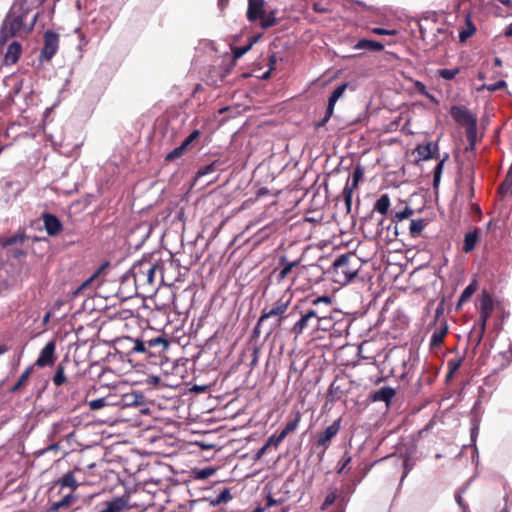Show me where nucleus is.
Returning <instances> with one entry per match:
<instances>
[{
    "label": "nucleus",
    "mask_w": 512,
    "mask_h": 512,
    "mask_svg": "<svg viewBox=\"0 0 512 512\" xmlns=\"http://www.w3.org/2000/svg\"><path fill=\"white\" fill-rule=\"evenodd\" d=\"M215 471L216 470L214 468H204V469L196 471L195 476L197 479H206V478L212 476L215 473Z\"/></svg>",
    "instance_id": "nucleus-49"
},
{
    "label": "nucleus",
    "mask_w": 512,
    "mask_h": 512,
    "mask_svg": "<svg viewBox=\"0 0 512 512\" xmlns=\"http://www.w3.org/2000/svg\"><path fill=\"white\" fill-rule=\"evenodd\" d=\"M55 349H56L55 342L49 341L41 350V352L36 360V365L38 367L52 366L56 360Z\"/></svg>",
    "instance_id": "nucleus-11"
},
{
    "label": "nucleus",
    "mask_w": 512,
    "mask_h": 512,
    "mask_svg": "<svg viewBox=\"0 0 512 512\" xmlns=\"http://www.w3.org/2000/svg\"><path fill=\"white\" fill-rule=\"evenodd\" d=\"M354 48L358 50L381 51L384 46L382 43L377 41L361 39L356 43Z\"/></svg>",
    "instance_id": "nucleus-17"
},
{
    "label": "nucleus",
    "mask_w": 512,
    "mask_h": 512,
    "mask_svg": "<svg viewBox=\"0 0 512 512\" xmlns=\"http://www.w3.org/2000/svg\"><path fill=\"white\" fill-rule=\"evenodd\" d=\"M477 290V283L475 281L471 282L461 293L458 306L465 303Z\"/></svg>",
    "instance_id": "nucleus-31"
},
{
    "label": "nucleus",
    "mask_w": 512,
    "mask_h": 512,
    "mask_svg": "<svg viewBox=\"0 0 512 512\" xmlns=\"http://www.w3.org/2000/svg\"><path fill=\"white\" fill-rule=\"evenodd\" d=\"M314 315L308 310L303 312L300 319L291 328V332L296 336L301 335L305 329L311 326L312 321L315 320Z\"/></svg>",
    "instance_id": "nucleus-13"
},
{
    "label": "nucleus",
    "mask_w": 512,
    "mask_h": 512,
    "mask_svg": "<svg viewBox=\"0 0 512 512\" xmlns=\"http://www.w3.org/2000/svg\"><path fill=\"white\" fill-rule=\"evenodd\" d=\"M105 266H101L97 271H95L87 280H85L79 287L78 289L75 291V294L78 295L80 294L82 291L88 289L89 287L91 286H98L99 285V281H98V277H99V274L101 273V271L104 269Z\"/></svg>",
    "instance_id": "nucleus-19"
},
{
    "label": "nucleus",
    "mask_w": 512,
    "mask_h": 512,
    "mask_svg": "<svg viewBox=\"0 0 512 512\" xmlns=\"http://www.w3.org/2000/svg\"><path fill=\"white\" fill-rule=\"evenodd\" d=\"M353 189L354 188L349 187V184H347L343 190L344 200L348 211L351 209Z\"/></svg>",
    "instance_id": "nucleus-45"
},
{
    "label": "nucleus",
    "mask_w": 512,
    "mask_h": 512,
    "mask_svg": "<svg viewBox=\"0 0 512 512\" xmlns=\"http://www.w3.org/2000/svg\"><path fill=\"white\" fill-rule=\"evenodd\" d=\"M506 82L504 80H499L493 84H490L487 86V89L489 91H496V90H499V89H502V88H505L506 87Z\"/></svg>",
    "instance_id": "nucleus-54"
},
{
    "label": "nucleus",
    "mask_w": 512,
    "mask_h": 512,
    "mask_svg": "<svg viewBox=\"0 0 512 512\" xmlns=\"http://www.w3.org/2000/svg\"><path fill=\"white\" fill-rule=\"evenodd\" d=\"M334 500H335V496L333 494L327 496L325 499V502H324V506L331 505L334 502Z\"/></svg>",
    "instance_id": "nucleus-59"
},
{
    "label": "nucleus",
    "mask_w": 512,
    "mask_h": 512,
    "mask_svg": "<svg viewBox=\"0 0 512 512\" xmlns=\"http://www.w3.org/2000/svg\"><path fill=\"white\" fill-rule=\"evenodd\" d=\"M147 349H148L147 341H141L139 339H136L134 341V346L132 348L133 352L144 353L147 351Z\"/></svg>",
    "instance_id": "nucleus-47"
},
{
    "label": "nucleus",
    "mask_w": 512,
    "mask_h": 512,
    "mask_svg": "<svg viewBox=\"0 0 512 512\" xmlns=\"http://www.w3.org/2000/svg\"><path fill=\"white\" fill-rule=\"evenodd\" d=\"M443 165H444V160H441L438 162V164L436 165V167L434 169V179H433L434 186H437L440 181L441 173L443 170Z\"/></svg>",
    "instance_id": "nucleus-50"
},
{
    "label": "nucleus",
    "mask_w": 512,
    "mask_h": 512,
    "mask_svg": "<svg viewBox=\"0 0 512 512\" xmlns=\"http://www.w3.org/2000/svg\"><path fill=\"white\" fill-rule=\"evenodd\" d=\"M25 239V235L24 234H15V235H12L6 239H4L2 242H1V246L2 247H8V246H11V245H14L16 243H21L23 242Z\"/></svg>",
    "instance_id": "nucleus-38"
},
{
    "label": "nucleus",
    "mask_w": 512,
    "mask_h": 512,
    "mask_svg": "<svg viewBox=\"0 0 512 512\" xmlns=\"http://www.w3.org/2000/svg\"><path fill=\"white\" fill-rule=\"evenodd\" d=\"M475 27L469 22L466 29L462 30L459 33V40L461 42L466 41L469 37H471L475 33Z\"/></svg>",
    "instance_id": "nucleus-41"
},
{
    "label": "nucleus",
    "mask_w": 512,
    "mask_h": 512,
    "mask_svg": "<svg viewBox=\"0 0 512 512\" xmlns=\"http://www.w3.org/2000/svg\"><path fill=\"white\" fill-rule=\"evenodd\" d=\"M447 330V327L444 326L439 330L434 331L431 335L430 345L432 347H439L443 343V339L447 334Z\"/></svg>",
    "instance_id": "nucleus-28"
},
{
    "label": "nucleus",
    "mask_w": 512,
    "mask_h": 512,
    "mask_svg": "<svg viewBox=\"0 0 512 512\" xmlns=\"http://www.w3.org/2000/svg\"><path fill=\"white\" fill-rule=\"evenodd\" d=\"M455 499H456V502L458 503V505L463 510H467L468 509V506L463 502V498H462V496L460 494L456 495Z\"/></svg>",
    "instance_id": "nucleus-57"
},
{
    "label": "nucleus",
    "mask_w": 512,
    "mask_h": 512,
    "mask_svg": "<svg viewBox=\"0 0 512 512\" xmlns=\"http://www.w3.org/2000/svg\"><path fill=\"white\" fill-rule=\"evenodd\" d=\"M493 309H494L493 300H492L491 296L487 292L484 291L481 295L480 306H479V313H480V320H481L480 337H482V335L485 332L486 323H487ZM480 340H481V338H479V341Z\"/></svg>",
    "instance_id": "nucleus-7"
},
{
    "label": "nucleus",
    "mask_w": 512,
    "mask_h": 512,
    "mask_svg": "<svg viewBox=\"0 0 512 512\" xmlns=\"http://www.w3.org/2000/svg\"><path fill=\"white\" fill-rule=\"evenodd\" d=\"M373 32L379 35H393L395 33L394 31H389L383 28H375Z\"/></svg>",
    "instance_id": "nucleus-56"
},
{
    "label": "nucleus",
    "mask_w": 512,
    "mask_h": 512,
    "mask_svg": "<svg viewBox=\"0 0 512 512\" xmlns=\"http://www.w3.org/2000/svg\"><path fill=\"white\" fill-rule=\"evenodd\" d=\"M107 405L105 398H97L88 402V406L91 410H99Z\"/></svg>",
    "instance_id": "nucleus-44"
},
{
    "label": "nucleus",
    "mask_w": 512,
    "mask_h": 512,
    "mask_svg": "<svg viewBox=\"0 0 512 512\" xmlns=\"http://www.w3.org/2000/svg\"><path fill=\"white\" fill-rule=\"evenodd\" d=\"M269 447H266V444H264L256 453L255 458L258 460L260 459L267 451Z\"/></svg>",
    "instance_id": "nucleus-58"
},
{
    "label": "nucleus",
    "mask_w": 512,
    "mask_h": 512,
    "mask_svg": "<svg viewBox=\"0 0 512 512\" xmlns=\"http://www.w3.org/2000/svg\"><path fill=\"white\" fill-rule=\"evenodd\" d=\"M414 214V210L406 206L402 211L396 212L392 218L393 222H401Z\"/></svg>",
    "instance_id": "nucleus-34"
},
{
    "label": "nucleus",
    "mask_w": 512,
    "mask_h": 512,
    "mask_svg": "<svg viewBox=\"0 0 512 512\" xmlns=\"http://www.w3.org/2000/svg\"><path fill=\"white\" fill-rule=\"evenodd\" d=\"M280 262L286 264L278 274V281L284 280L291 273L292 269L299 264V261L286 262V257H281Z\"/></svg>",
    "instance_id": "nucleus-29"
},
{
    "label": "nucleus",
    "mask_w": 512,
    "mask_h": 512,
    "mask_svg": "<svg viewBox=\"0 0 512 512\" xmlns=\"http://www.w3.org/2000/svg\"><path fill=\"white\" fill-rule=\"evenodd\" d=\"M312 308L308 311L315 314V319L330 314L332 309V299L329 296H321L311 300Z\"/></svg>",
    "instance_id": "nucleus-9"
},
{
    "label": "nucleus",
    "mask_w": 512,
    "mask_h": 512,
    "mask_svg": "<svg viewBox=\"0 0 512 512\" xmlns=\"http://www.w3.org/2000/svg\"><path fill=\"white\" fill-rule=\"evenodd\" d=\"M414 86H415L416 91H417L419 94H421V95H423V96H426V97H429V96H430V95H429V93H428V91H427V89H426V86H425L422 82H420V81H416V82H415V84H414Z\"/></svg>",
    "instance_id": "nucleus-53"
},
{
    "label": "nucleus",
    "mask_w": 512,
    "mask_h": 512,
    "mask_svg": "<svg viewBox=\"0 0 512 512\" xmlns=\"http://www.w3.org/2000/svg\"><path fill=\"white\" fill-rule=\"evenodd\" d=\"M317 322V328L327 331L333 326V319L330 314L324 315L321 318L315 319Z\"/></svg>",
    "instance_id": "nucleus-33"
},
{
    "label": "nucleus",
    "mask_w": 512,
    "mask_h": 512,
    "mask_svg": "<svg viewBox=\"0 0 512 512\" xmlns=\"http://www.w3.org/2000/svg\"><path fill=\"white\" fill-rule=\"evenodd\" d=\"M395 394L396 391L393 388L385 386L374 393L373 399L375 401H383L389 403Z\"/></svg>",
    "instance_id": "nucleus-18"
},
{
    "label": "nucleus",
    "mask_w": 512,
    "mask_h": 512,
    "mask_svg": "<svg viewBox=\"0 0 512 512\" xmlns=\"http://www.w3.org/2000/svg\"><path fill=\"white\" fill-rule=\"evenodd\" d=\"M497 2L507 6V7H511L512 6V0H496Z\"/></svg>",
    "instance_id": "nucleus-62"
},
{
    "label": "nucleus",
    "mask_w": 512,
    "mask_h": 512,
    "mask_svg": "<svg viewBox=\"0 0 512 512\" xmlns=\"http://www.w3.org/2000/svg\"><path fill=\"white\" fill-rule=\"evenodd\" d=\"M437 151L438 145L433 142H429L425 145H418L416 148L418 157L422 160H428L433 158Z\"/></svg>",
    "instance_id": "nucleus-16"
},
{
    "label": "nucleus",
    "mask_w": 512,
    "mask_h": 512,
    "mask_svg": "<svg viewBox=\"0 0 512 512\" xmlns=\"http://www.w3.org/2000/svg\"><path fill=\"white\" fill-rule=\"evenodd\" d=\"M427 221L425 219H413L411 220L409 232L410 235L415 238L418 237L423 229L426 227Z\"/></svg>",
    "instance_id": "nucleus-25"
},
{
    "label": "nucleus",
    "mask_w": 512,
    "mask_h": 512,
    "mask_svg": "<svg viewBox=\"0 0 512 512\" xmlns=\"http://www.w3.org/2000/svg\"><path fill=\"white\" fill-rule=\"evenodd\" d=\"M76 500V496L74 494H68L65 495L60 501L55 502L51 508L49 509V512H56L62 508L69 507L74 501Z\"/></svg>",
    "instance_id": "nucleus-24"
},
{
    "label": "nucleus",
    "mask_w": 512,
    "mask_h": 512,
    "mask_svg": "<svg viewBox=\"0 0 512 512\" xmlns=\"http://www.w3.org/2000/svg\"><path fill=\"white\" fill-rule=\"evenodd\" d=\"M148 349L158 348V352H163L168 348V341L163 336L147 340Z\"/></svg>",
    "instance_id": "nucleus-26"
},
{
    "label": "nucleus",
    "mask_w": 512,
    "mask_h": 512,
    "mask_svg": "<svg viewBox=\"0 0 512 512\" xmlns=\"http://www.w3.org/2000/svg\"><path fill=\"white\" fill-rule=\"evenodd\" d=\"M268 193H269V190L265 187H262L257 191L256 195H257V197H262Z\"/></svg>",
    "instance_id": "nucleus-60"
},
{
    "label": "nucleus",
    "mask_w": 512,
    "mask_h": 512,
    "mask_svg": "<svg viewBox=\"0 0 512 512\" xmlns=\"http://www.w3.org/2000/svg\"><path fill=\"white\" fill-rule=\"evenodd\" d=\"M466 137L471 146H474L477 138V122L465 127Z\"/></svg>",
    "instance_id": "nucleus-37"
},
{
    "label": "nucleus",
    "mask_w": 512,
    "mask_h": 512,
    "mask_svg": "<svg viewBox=\"0 0 512 512\" xmlns=\"http://www.w3.org/2000/svg\"><path fill=\"white\" fill-rule=\"evenodd\" d=\"M390 205L391 202L389 196L387 194H383L374 204V211L381 215H386L389 211Z\"/></svg>",
    "instance_id": "nucleus-22"
},
{
    "label": "nucleus",
    "mask_w": 512,
    "mask_h": 512,
    "mask_svg": "<svg viewBox=\"0 0 512 512\" xmlns=\"http://www.w3.org/2000/svg\"><path fill=\"white\" fill-rule=\"evenodd\" d=\"M348 84L344 83L339 85L331 94L328 100L325 117L318 123V126H324L331 118L336 102L343 96Z\"/></svg>",
    "instance_id": "nucleus-10"
},
{
    "label": "nucleus",
    "mask_w": 512,
    "mask_h": 512,
    "mask_svg": "<svg viewBox=\"0 0 512 512\" xmlns=\"http://www.w3.org/2000/svg\"><path fill=\"white\" fill-rule=\"evenodd\" d=\"M32 371H33L32 366L27 367L25 369V371L22 373V375L20 376V378L18 379V381L13 385V387L11 388V391L12 392L18 391L26 383V381L30 377V374L32 373Z\"/></svg>",
    "instance_id": "nucleus-32"
},
{
    "label": "nucleus",
    "mask_w": 512,
    "mask_h": 512,
    "mask_svg": "<svg viewBox=\"0 0 512 512\" xmlns=\"http://www.w3.org/2000/svg\"><path fill=\"white\" fill-rule=\"evenodd\" d=\"M27 15L28 10H25L22 5L12 6L1 28L0 39L2 42H5L8 38L15 36L21 31L30 32L33 29L37 15L32 17L31 23L28 26H25L23 20Z\"/></svg>",
    "instance_id": "nucleus-1"
},
{
    "label": "nucleus",
    "mask_w": 512,
    "mask_h": 512,
    "mask_svg": "<svg viewBox=\"0 0 512 512\" xmlns=\"http://www.w3.org/2000/svg\"><path fill=\"white\" fill-rule=\"evenodd\" d=\"M58 484L61 486V487H66V488H70L72 489L73 491L76 490L79 486L77 480L75 479V476H74V473L71 471V472H68L66 474H64L59 480H58Z\"/></svg>",
    "instance_id": "nucleus-23"
},
{
    "label": "nucleus",
    "mask_w": 512,
    "mask_h": 512,
    "mask_svg": "<svg viewBox=\"0 0 512 512\" xmlns=\"http://www.w3.org/2000/svg\"><path fill=\"white\" fill-rule=\"evenodd\" d=\"M300 421H301V413L299 411H297L295 413L294 418L292 420H290L286 424L285 428L281 431L282 436L286 437L288 434L294 432L298 428Z\"/></svg>",
    "instance_id": "nucleus-27"
},
{
    "label": "nucleus",
    "mask_w": 512,
    "mask_h": 512,
    "mask_svg": "<svg viewBox=\"0 0 512 512\" xmlns=\"http://www.w3.org/2000/svg\"><path fill=\"white\" fill-rule=\"evenodd\" d=\"M362 174H363V173H362L361 168H359V167H358V168H356V169L354 170V172H353V181H352V184H351V186H350L351 188H354V189H355V188L357 187V185H358V181H359V179L362 177Z\"/></svg>",
    "instance_id": "nucleus-52"
},
{
    "label": "nucleus",
    "mask_w": 512,
    "mask_h": 512,
    "mask_svg": "<svg viewBox=\"0 0 512 512\" xmlns=\"http://www.w3.org/2000/svg\"><path fill=\"white\" fill-rule=\"evenodd\" d=\"M185 149L186 147L183 144H181L179 147H176L170 153L167 154L166 160H174L180 157Z\"/></svg>",
    "instance_id": "nucleus-48"
},
{
    "label": "nucleus",
    "mask_w": 512,
    "mask_h": 512,
    "mask_svg": "<svg viewBox=\"0 0 512 512\" xmlns=\"http://www.w3.org/2000/svg\"><path fill=\"white\" fill-rule=\"evenodd\" d=\"M479 240V235L477 233V231H470L468 233L465 234V237H464V242H463V251L468 253V252H471L477 242Z\"/></svg>",
    "instance_id": "nucleus-20"
},
{
    "label": "nucleus",
    "mask_w": 512,
    "mask_h": 512,
    "mask_svg": "<svg viewBox=\"0 0 512 512\" xmlns=\"http://www.w3.org/2000/svg\"><path fill=\"white\" fill-rule=\"evenodd\" d=\"M158 268L157 261H153L151 257H143L132 266L131 273L138 286H151Z\"/></svg>",
    "instance_id": "nucleus-3"
},
{
    "label": "nucleus",
    "mask_w": 512,
    "mask_h": 512,
    "mask_svg": "<svg viewBox=\"0 0 512 512\" xmlns=\"http://www.w3.org/2000/svg\"><path fill=\"white\" fill-rule=\"evenodd\" d=\"M22 54V46L19 42L13 41L9 44L7 51L4 55L5 65H14Z\"/></svg>",
    "instance_id": "nucleus-14"
},
{
    "label": "nucleus",
    "mask_w": 512,
    "mask_h": 512,
    "mask_svg": "<svg viewBox=\"0 0 512 512\" xmlns=\"http://www.w3.org/2000/svg\"><path fill=\"white\" fill-rule=\"evenodd\" d=\"M14 257L18 258L24 255V251L21 249H17L13 252Z\"/></svg>",
    "instance_id": "nucleus-63"
},
{
    "label": "nucleus",
    "mask_w": 512,
    "mask_h": 512,
    "mask_svg": "<svg viewBox=\"0 0 512 512\" xmlns=\"http://www.w3.org/2000/svg\"><path fill=\"white\" fill-rule=\"evenodd\" d=\"M340 428L341 419H337L330 426H328L322 433L319 434L317 441L315 443V447L319 449L318 458L320 461L323 460L332 439L339 433Z\"/></svg>",
    "instance_id": "nucleus-6"
},
{
    "label": "nucleus",
    "mask_w": 512,
    "mask_h": 512,
    "mask_svg": "<svg viewBox=\"0 0 512 512\" xmlns=\"http://www.w3.org/2000/svg\"><path fill=\"white\" fill-rule=\"evenodd\" d=\"M351 460H352V457L350 455H348V453H345L338 462L337 472L339 474L343 473L344 470L346 469V467L350 464Z\"/></svg>",
    "instance_id": "nucleus-43"
},
{
    "label": "nucleus",
    "mask_w": 512,
    "mask_h": 512,
    "mask_svg": "<svg viewBox=\"0 0 512 512\" xmlns=\"http://www.w3.org/2000/svg\"><path fill=\"white\" fill-rule=\"evenodd\" d=\"M291 301V295H283L270 308L265 307L258 319L256 328L268 319H273L276 325H280L287 318L286 312L291 305Z\"/></svg>",
    "instance_id": "nucleus-4"
},
{
    "label": "nucleus",
    "mask_w": 512,
    "mask_h": 512,
    "mask_svg": "<svg viewBox=\"0 0 512 512\" xmlns=\"http://www.w3.org/2000/svg\"><path fill=\"white\" fill-rule=\"evenodd\" d=\"M58 44V35L51 31H47L44 35V47L40 54L41 60L49 61L57 52Z\"/></svg>",
    "instance_id": "nucleus-8"
},
{
    "label": "nucleus",
    "mask_w": 512,
    "mask_h": 512,
    "mask_svg": "<svg viewBox=\"0 0 512 512\" xmlns=\"http://www.w3.org/2000/svg\"><path fill=\"white\" fill-rule=\"evenodd\" d=\"M199 135L197 130L193 131L182 143L185 147H187L192 141H194Z\"/></svg>",
    "instance_id": "nucleus-55"
},
{
    "label": "nucleus",
    "mask_w": 512,
    "mask_h": 512,
    "mask_svg": "<svg viewBox=\"0 0 512 512\" xmlns=\"http://www.w3.org/2000/svg\"><path fill=\"white\" fill-rule=\"evenodd\" d=\"M360 268V259L355 254H342L332 265L333 280L340 285H346L356 277Z\"/></svg>",
    "instance_id": "nucleus-2"
},
{
    "label": "nucleus",
    "mask_w": 512,
    "mask_h": 512,
    "mask_svg": "<svg viewBox=\"0 0 512 512\" xmlns=\"http://www.w3.org/2000/svg\"><path fill=\"white\" fill-rule=\"evenodd\" d=\"M215 170H216V163H211V164L201 167L198 170L196 176L199 178V177L208 175L210 173H213V172H215Z\"/></svg>",
    "instance_id": "nucleus-46"
},
{
    "label": "nucleus",
    "mask_w": 512,
    "mask_h": 512,
    "mask_svg": "<svg viewBox=\"0 0 512 512\" xmlns=\"http://www.w3.org/2000/svg\"><path fill=\"white\" fill-rule=\"evenodd\" d=\"M65 382H66V376H65V372H64V366L62 364H59L57 366L56 372L53 377V383L56 386H61Z\"/></svg>",
    "instance_id": "nucleus-35"
},
{
    "label": "nucleus",
    "mask_w": 512,
    "mask_h": 512,
    "mask_svg": "<svg viewBox=\"0 0 512 512\" xmlns=\"http://www.w3.org/2000/svg\"><path fill=\"white\" fill-rule=\"evenodd\" d=\"M477 434H478V427L477 426H473L471 428V439H472V441H475V438H476Z\"/></svg>",
    "instance_id": "nucleus-61"
},
{
    "label": "nucleus",
    "mask_w": 512,
    "mask_h": 512,
    "mask_svg": "<svg viewBox=\"0 0 512 512\" xmlns=\"http://www.w3.org/2000/svg\"><path fill=\"white\" fill-rule=\"evenodd\" d=\"M277 501L274 500L272 497H268L267 499V506L271 507V506H274L276 505Z\"/></svg>",
    "instance_id": "nucleus-64"
},
{
    "label": "nucleus",
    "mask_w": 512,
    "mask_h": 512,
    "mask_svg": "<svg viewBox=\"0 0 512 512\" xmlns=\"http://www.w3.org/2000/svg\"><path fill=\"white\" fill-rule=\"evenodd\" d=\"M231 493L228 488L223 489L219 495L213 500L211 503L213 505H219L221 503H226L231 499Z\"/></svg>",
    "instance_id": "nucleus-39"
},
{
    "label": "nucleus",
    "mask_w": 512,
    "mask_h": 512,
    "mask_svg": "<svg viewBox=\"0 0 512 512\" xmlns=\"http://www.w3.org/2000/svg\"><path fill=\"white\" fill-rule=\"evenodd\" d=\"M447 365H448V369H449V371L447 373V379H449L459 369V367L461 365V360L460 359L449 360Z\"/></svg>",
    "instance_id": "nucleus-40"
},
{
    "label": "nucleus",
    "mask_w": 512,
    "mask_h": 512,
    "mask_svg": "<svg viewBox=\"0 0 512 512\" xmlns=\"http://www.w3.org/2000/svg\"><path fill=\"white\" fill-rule=\"evenodd\" d=\"M143 402H144V397L139 394L131 393V394H125L123 396V403L125 406H139V405L143 404Z\"/></svg>",
    "instance_id": "nucleus-30"
},
{
    "label": "nucleus",
    "mask_w": 512,
    "mask_h": 512,
    "mask_svg": "<svg viewBox=\"0 0 512 512\" xmlns=\"http://www.w3.org/2000/svg\"><path fill=\"white\" fill-rule=\"evenodd\" d=\"M451 115L459 124L464 127H468L469 125L477 122L476 118L473 117L467 109L461 107H452Z\"/></svg>",
    "instance_id": "nucleus-12"
},
{
    "label": "nucleus",
    "mask_w": 512,
    "mask_h": 512,
    "mask_svg": "<svg viewBox=\"0 0 512 512\" xmlns=\"http://www.w3.org/2000/svg\"><path fill=\"white\" fill-rule=\"evenodd\" d=\"M44 227L48 235L55 236L62 230V223L52 214H44Z\"/></svg>",
    "instance_id": "nucleus-15"
},
{
    "label": "nucleus",
    "mask_w": 512,
    "mask_h": 512,
    "mask_svg": "<svg viewBox=\"0 0 512 512\" xmlns=\"http://www.w3.org/2000/svg\"><path fill=\"white\" fill-rule=\"evenodd\" d=\"M129 507L128 501L125 497L116 498L107 503L108 512H122Z\"/></svg>",
    "instance_id": "nucleus-21"
},
{
    "label": "nucleus",
    "mask_w": 512,
    "mask_h": 512,
    "mask_svg": "<svg viewBox=\"0 0 512 512\" xmlns=\"http://www.w3.org/2000/svg\"><path fill=\"white\" fill-rule=\"evenodd\" d=\"M264 0H248L247 19L250 22L260 21L263 29L270 28L276 24L274 12L266 13L264 9Z\"/></svg>",
    "instance_id": "nucleus-5"
},
{
    "label": "nucleus",
    "mask_w": 512,
    "mask_h": 512,
    "mask_svg": "<svg viewBox=\"0 0 512 512\" xmlns=\"http://www.w3.org/2000/svg\"><path fill=\"white\" fill-rule=\"evenodd\" d=\"M251 45L237 47L233 52L234 59L241 58L248 50L250 49Z\"/></svg>",
    "instance_id": "nucleus-51"
},
{
    "label": "nucleus",
    "mask_w": 512,
    "mask_h": 512,
    "mask_svg": "<svg viewBox=\"0 0 512 512\" xmlns=\"http://www.w3.org/2000/svg\"><path fill=\"white\" fill-rule=\"evenodd\" d=\"M285 439L284 436H282V433L280 432L278 435L273 434L270 436L267 440L266 447L274 446L275 448L278 447V445Z\"/></svg>",
    "instance_id": "nucleus-42"
},
{
    "label": "nucleus",
    "mask_w": 512,
    "mask_h": 512,
    "mask_svg": "<svg viewBox=\"0 0 512 512\" xmlns=\"http://www.w3.org/2000/svg\"><path fill=\"white\" fill-rule=\"evenodd\" d=\"M460 73L459 68H453V69H440L437 71V74L445 79V80H452L454 79L458 74Z\"/></svg>",
    "instance_id": "nucleus-36"
}]
</instances>
